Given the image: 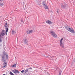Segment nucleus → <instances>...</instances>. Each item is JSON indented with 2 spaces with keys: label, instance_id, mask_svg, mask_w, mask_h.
<instances>
[{
  "label": "nucleus",
  "instance_id": "25",
  "mask_svg": "<svg viewBox=\"0 0 75 75\" xmlns=\"http://www.w3.org/2000/svg\"><path fill=\"white\" fill-rule=\"evenodd\" d=\"M33 69V68H32L31 67H30L29 68L30 69Z\"/></svg>",
  "mask_w": 75,
  "mask_h": 75
},
{
  "label": "nucleus",
  "instance_id": "11",
  "mask_svg": "<svg viewBox=\"0 0 75 75\" xmlns=\"http://www.w3.org/2000/svg\"><path fill=\"white\" fill-rule=\"evenodd\" d=\"M49 59L50 60H53V59H54V57L53 56L50 57H49Z\"/></svg>",
  "mask_w": 75,
  "mask_h": 75
},
{
  "label": "nucleus",
  "instance_id": "22",
  "mask_svg": "<svg viewBox=\"0 0 75 75\" xmlns=\"http://www.w3.org/2000/svg\"><path fill=\"white\" fill-rule=\"evenodd\" d=\"M16 73H18V74H19V73H20V71H18L17 70L16 71Z\"/></svg>",
  "mask_w": 75,
  "mask_h": 75
},
{
  "label": "nucleus",
  "instance_id": "17",
  "mask_svg": "<svg viewBox=\"0 0 75 75\" xmlns=\"http://www.w3.org/2000/svg\"><path fill=\"white\" fill-rule=\"evenodd\" d=\"M6 28V33H7V32H8V28Z\"/></svg>",
  "mask_w": 75,
  "mask_h": 75
},
{
  "label": "nucleus",
  "instance_id": "30",
  "mask_svg": "<svg viewBox=\"0 0 75 75\" xmlns=\"http://www.w3.org/2000/svg\"><path fill=\"white\" fill-rule=\"evenodd\" d=\"M43 55H44V54H43Z\"/></svg>",
  "mask_w": 75,
  "mask_h": 75
},
{
  "label": "nucleus",
  "instance_id": "4",
  "mask_svg": "<svg viewBox=\"0 0 75 75\" xmlns=\"http://www.w3.org/2000/svg\"><path fill=\"white\" fill-rule=\"evenodd\" d=\"M6 34V31L5 30H3L1 32V35H2V37L4 36Z\"/></svg>",
  "mask_w": 75,
  "mask_h": 75
},
{
  "label": "nucleus",
  "instance_id": "15",
  "mask_svg": "<svg viewBox=\"0 0 75 75\" xmlns=\"http://www.w3.org/2000/svg\"><path fill=\"white\" fill-rule=\"evenodd\" d=\"M28 69H26L24 72V74H25V73H27V72H28Z\"/></svg>",
  "mask_w": 75,
  "mask_h": 75
},
{
  "label": "nucleus",
  "instance_id": "29",
  "mask_svg": "<svg viewBox=\"0 0 75 75\" xmlns=\"http://www.w3.org/2000/svg\"><path fill=\"white\" fill-rule=\"evenodd\" d=\"M57 13H58H58H59V12H58V11H57Z\"/></svg>",
  "mask_w": 75,
  "mask_h": 75
},
{
  "label": "nucleus",
  "instance_id": "21",
  "mask_svg": "<svg viewBox=\"0 0 75 75\" xmlns=\"http://www.w3.org/2000/svg\"><path fill=\"white\" fill-rule=\"evenodd\" d=\"M3 4H0V6H1V7H3Z\"/></svg>",
  "mask_w": 75,
  "mask_h": 75
},
{
  "label": "nucleus",
  "instance_id": "19",
  "mask_svg": "<svg viewBox=\"0 0 75 75\" xmlns=\"http://www.w3.org/2000/svg\"><path fill=\"white\" fill-rule=\"evenodd\" d=\"M10 74L11 75H14V74H13L12 72H11V71L10 72Z\"/></svg>",
  "mask_w": 75,
  "mask_h": 75
},
{
  "label": "nucleus",
  "instance_id": "8",
  "mask_svg": "<svg viewBox=\"0 0 75 75\" xmlns=\"http://www.w3.org/2000/svg\"><path fill=\"white\" fill-rule=\"evenodd\" d=\"M46 23L48 24H52V23L50 20H47L46 21Z\"/></svg>",
  "mask_w": 75,
  "mask_h": 75
},
{
  "label": "nucleus",
  "instance_id": "2",
  "mask_svg": "<svg viewBox=\"0 0 75 75\" xmlns=\"http://www.w3.org/2000/svg\"><path fill=\"white\" fill-rule=\"evenodd\" d=\"M63 42H64V38H62L60 40V44L61 47L62 48H64V45H63Z\"/></svg>",
  "mask_w": 75,
  "mask_h": 75
},
{
  "label": "nucleus",
  "instance_id": "27",
  "mask_svg": "<svg viewBox=\"0 0 75 75\" xmlns=\"http://www.w3.org/2000/svg\"><path fill=\"white\" fill-rule=\"evenodd\" d=\"M3 75H6V74H3Z\"/></svg>",
  "mask_w": 75,
  "mask_h": 75
},
{
  "label": "nucleus",
  "instance_id": "7",
  "mask_svg": "<svg viewBox=\"0 0 75 75\" xmlns=\"http://www.w3.org/2000/svg\"><path fill=\"white\" fill-rule=\"evenodd\" d=\"M33 32V31L32 30H28L27 32V33L28 34H30L31 33H32Z\"/></svg>",
  "mask_w": 75,
  "mask_h": 75
},
{
  "label": "nucleus",
  "instance_id": "18",
  "mask_svg": "<svg viewBox=\"0 0 75 75\" xmlns=\"http://www.w3.org/2000/svg\"><path fill=\"white\" fill-rule=\"evenodd\" d=\"M61 72H62V71H61V70L59 71V75H61Z\"/></svg>",
  "mask_w": 75,
  "mask_h": 75
},
{
  "label": "nucleus",
  "instance_id": "23",
  "mask_svg": "<svg viewBox=\"0 0 75 75\" xmlns=\"http://www.w3.org/2000/svg\"><path fill=\"white\" fill-rule=\"evenodd\" d=\"M16 67V64H14L12 66V67Z\"/></svg>",
  "mask_w": 75,
  "mask_h": 75
},
{
  "label": "nucleus",
  "instance_id": "24",
  "mask_svg": "<svg viewBox=\"0 0 75 75\" xmlns=\"http://www.w3.org/2000/svg\"><path fill=\"white\" fill-rule=\"evenodd\" d=\"M24 71V70H22L21 71V72L22 73H23V72Z\"/></svg>",
  "mask_w": 75,
  "mask_h": 75
},
{
  "label": "nucleus",
  "instance_id": "28",
  "mask_svg": "<svg viewBox=\"0 0 75 75\" xmlns=\"http://www.w3.org/2000/svg\"><path fill=\"white\" fill-rule=\"evenodd\" d=\"M0 1H3V0H0Z\"/></svg>",
  "mask_w": 75,
  "mask_h": 75
},
{
  "label": "nucleus",
  "instance_id": "1",
  "mask_svg": "<svg viewBox=\"0 0 75 75\" xmlns=\"http://www.w3.org/2000/svg\"><path fill=\"white\" fill-rule=\"evenodd\" d=\"M6 57V58H8V55H7V54L4 53L3 54V55L2 56V61H4V60L5 59Z\"/></svg>",
  "mask_w": 75,
  "mask_h": 75
},
{
  "label": "nucleus",
  "instance_id": "16",
  "mask_svg": "<svg viewBox=\"0 0 75 75\" xmlns=\"http://www.w3.org/2000/svg\"><path fill=\"white\" fill-rule=\"evenodd\" d=\"M12 33L13 34H15V33H16V32L14 30H13L12 31Z\"/></svg>",
  "mask_w": 75,
  "mask_h": 75
},
{
  "label": "nucleus",
  "instance_id": "10",
  "mask_svg": "<svg viewBox=\"0 0 75 75\" xmlns=\"http://www.w3.org/2000/svg\"><path fill=\"white\" fill-rule=\"evenodd\" d=\"M4 27L5 28H7V27H8V25L7 24V23H5Z\"/></svg>",
  "mask_w": 75,
  "mask_h": 75
},
{
  "label": "nucleus",
  "instance_id": "12",
  "mask_svg": "<svg viewBox=\"0 0 75 75\" xmlns=\"http://www.w3.org/2000/svg\"><path fill=\"white\" fill-rule=\"evenodd\" d=\"M44 8L46 10V9H48V6L47 5H45L44 6Z\"/></svg>",
  "mask_w": 75,
  "mask_h": 75
},
{
  "label": "nucleus",
  "instance_id": "6",
  "mask_svg": "<svg viewBox=\"0 0 75 75\" xmlns=\"http://www.w3.org/2000/svg\"><path fill=\"white\" fill-rule=\"evenodd\" d=\"M4 66L2 67V68H4H4H5V67H6L7 66V63L6 62V61H4Z\"/></svg>",
  "mask_w": 75,
  "mask_h": 75
},
{
  "label": "nucleus",
  "instance_id": "5",
  "mask_svg": "<svg viewBox=\"0 0 75 75\" xmlns=\"http://www.w3.org/2000/svg\"><path fill=\"white\" fill-rule=\"evenodd\" d=\"M68 30L69 31H70V32H71V33H75V31L74 30L72 29L71 28H68Z\"/></svg>",
  "mask_w": 75,
  "mask_h": 75
},
{
  "label": "nucleus",
  "instance_id": "9",
  "mask_svg": "<svg viewBox=\"0 0 75 75\" xmlns=\"http://www.w3.org/2000/svg\"><path fill=\"white\" fill-rule=\"evenodd\" d=\"M61 7L62 8H66V7H67V4H65V5H61Z\"/></svg>",
  "mask_w": 75,
  "mask_h": 75
},
{
  "label": "nucleus",
  "instance_id": "13",
  "mask_svg": "<svg viewBox=\"0 0 75 75\" xmlns=\"http://www.w3.org/2000/svg\"><path fill=\"white\" fill-rule=\"evenodd\" d=\"M17 70L16 69H15V70H14L12 71L15 74H16V73H17Z\"/></svg>",
  "mask_w": 75,
  "mask_h": 75
},
{
  "label": "nucleus",
  "instance_id": "3",
  "mask_svg": "<svg viewBox=\"0 0 75 75\" xmlns=\"http://www.w3.org/2000/svg\"><path fill=\"white\" fill-rule=\"evenodd\" d=\"M50 33L54 38L57 37V35L53 31L50 32Z\"/></svg>",
  "mask_w": 75,
  "mask_h": 75
},
{
  "label": "nucleus",
  "instance_id": "14",
  "mask_svg": "<svg viewBox=\"0 0 75 75\" xmlns=\"http://www.w3.org/2000/svg\"><path fill=\"white\" fill-rule=\"evenodd\" d=\"M24 41L25 43H27V42H28V40H27V39H25Z\"/></svg>",
  "mask_w": 75,
  "mask_h": 75
},
{
  "label": "nucleus",
  "instance_id": "26",
  "mask_svg": "<svg viewBox=\"0 0 75 75\" xmlns=\"http://www.w3.org/2000/svg\"><path fill=\"white\" fill-rule=\"evenodd\" d=\"M6 35H7V32H6Z\"/></svg>",
  "mask_w": 75,
  "mask_h": 75
},
{
  "label": "nucleus",
  "instance_id": "20",
  "mask_svg": "<svg viewBox=\"0 0 75 75\" xmlns=\"http://www.w3.org/2000/svg\"><path fill=\"white\" fill-rule=\"evenodd\" d=\"M42 4L44 6H45V1L43 2Z\"/></svg>",
  "mask_w": 75,
  "mask_h": 75
}]
</instances>
